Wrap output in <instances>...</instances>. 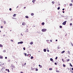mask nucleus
Returning <instances> with one entry per match:
<instances>
[{
	"instance_id": "nucleus-1",
	"label": "nucleus",
	"mask_w": 73,
	"mask_h": 73,
	"mask_svg": "<svg viewBox=\"0 0 73 73\" xmlns=\"http://www.w3.org/2000/svg\"><path fill=\"white\" fill-rule=\"evenodd\" d=\"M47 30L46 29H42V32H45Z\"/></svg>"
},
{
	"instance_id": "nucleus-2",
	"label": "nucleus",
	"mask_w": 73,
	"mask_h": 73,
	"mask_svg": "<svg viewBox=\"0 0 73 73\" xmlns=\"http://www.w3.org/2000/svg\"><path fill=\"white\" fill-rule=\"evenodd\" d=\"M66 21H65L64 22L62 23V25H65V24H66Z\"/></svg>"
},
{
	"instance_id": "nucleus-3",
	"label": "nucleus",
	"mask_w": 73,
	"mask_h": 73,
	"mask_svg": "<svg viewBox=\"0 0 73 73\" xmlns=\"http://www.w3.org/2000/svg\"><path fill=\"white\" fill-rule=\"evenodd\" d=\"M23 43V41L20 42H18V44H21Z\"/></svg>"
},
{
	"instance_id": "nucleus-4",
	"label": "nucleus",
	"mask_w": 73,
	"mask_h": 73,
	"mask_svg": "<svg viewBox=\"0 0 73 73\" xmlns=\"http://www.w3.org/2000/svg\"><path fill=\"white\" fill-rule=\"evenodd\" d=\"M50 61H52V62H54V61H53V59L52 58H50Z\"/></svg>"
},
{
	"instance_id": "nucleus-5",
	"label": "nucleus",
	"mask_w": 73,
	"mask_h": 73,
	"mask_svg": "<svg viewBox=\"0 0 73 73\" xmlns=\"http://www.w3.org/2000/svg\"><path fill=\"white\" fill-rule=\"evenodd\" d=\"M26 24L25 23V22H23L22 23V25H25Z\"/></svg>"
},
{
	"instance_id": "nucleus-6",
	"label": "nucleus",
	"mask_w": 73,
	"mask_h": 73,
	"mask_svg": "<svg viewBox=\"0 0 73 73\" xmlns=\"http://www.w3.org/2000/svg\"><path fill=\"white\" fill-rule=\"evenodd\" d=\"M0 58L1 59H3V56H0Z\"/></svg>"
},
{
	"instance_id": "nucleus-7",
	"label": "nucleus",
	"mask_w": 73,
	"mask_h": 73,
	"mask_svg": "<svg viewBox=\"0 0 73 73\" xmlns=\"http://www.w3.org/2000/svg\"><path fill=\"white\" fill-rule=\"evenodd\" d=\"M43 50L44 52H46V49H44Z\"/></svg>"
},
{
	"instance_id": "nucleus-8",
	"label": "nucleus",
	"mask_w": 73,
	"mask_h": 73,
	"mask_svg": "<svg viewBox=\"0 0 73 73\" xmlns=\"http://www.w3.org/2000/svg\"><path fill=\"white\" fill-rule=\"evenodd\" d=\"M4 69H5V67H3V68H2L1 70H1H4Z\"/></svg>"
},
{
	"instance_id": "nucleus-9",
	"label": "nucleus",
	"mask_w": 73,
	"mask_h": 73,
	"mask_svg": "<svg viewBox=\"0 0 73 73\" xmlns=\"http://www.w3.org/2000/svg\"><path fill=\"white\" fill-rule=\"evenodd\" d=\"M39 66L40 68H42V66L40 65H39Z\"/></svg>"
},
{
	"instance_id": "nucleus-10",
	"label": "nucleus",
	"mask_w": 73,
	"mask_h": 73,
	"mask_svg": "<svg viewBox=\"0 0 73 73\" xmlns=\"http://www.w3.org/2000/svg\"><path fill=\"white\" fill-rule=\"evenodd\" d=\"M33 44V43L32 42H31L30 43V44H31V45H32V44Z\"/></svg>"
},
{
	"instance_id": "nucleus-11",
	"label": "nucleus",
	"mask_w": 73,
	"mask_h": 73,
	"mask_svg": "<svg viewBox=\"0 0 73 73\" xmlns=\"http://www.w3.org/2000/svg\"><path fill=\"white\" fill-rule=\"evenodd\" d=\"M70 66H71V67H73V66H72V64H71V63H70Z\"/></svg>"
},
{
	"instance_id": "nucleus-12",
	"label": "nucleus",
	"mask_w": 73,
	"mask_h": 73,
	"mask_svg": "<svg viewBox=\"0 0 73 73\" xmlns=\"http://www.w3.org/2000/svg\"><path fill=\"white\" fill-rule=\"evenodd\" d=\"M62 61H63V62H65V61L64 60V59L62 58Z\"/></svg>"
},
{
	"instance_id": "nucleus-13",
	"label": "nucleus",
	"mask_w": 73,
	"mask_h": 73,
	"mask_svg": "<svg viewBox=\"0 0 73 73\" xmlns=\"http://www.w3.org/2000/svg\"><path fill=\"white\" fill-rule=\"evenodd\" d=\"M44 24H45V23H44V22H43L42 23V25H44Z\"/></svg>"
},
{
	"instance_id": "nucleus-14",
	"label": "nucleus",
	"mask_w": 73,
	"mask_h": 73,
	"mask_svg": "<svg viewBox=\"0 0 73 73\" xmlns=\"http://www.w3.org/2000/svg\"><path fill=\"white\" fill-rule=\"evenodd\" d=\"M26 18H27V19H28L29 18V17L28 16H25Z\"/></svg>"
},
{
	"instance_id": "nucleus-15",
	"label": "nucleus",
	"mask_w": 73,
	"mask_h": 73,
	"mask_svg": "<svg viewBox=\"0 0 73 73\" xmlns=\"http://www.w3.org/2000/svg\"><path fill=\"white\" fill-rule=\"evenodd\" d=\"M31 16H34V14L33 13H32L31 14Z\"/></svg>"
},
{
	"instance_id": "nucleus-16",
	"label": "nucleus",
	"mask_w": 73,
	"mask_h": 73,
	"mask_svg": "<svg viewBox=\"0 0 73 73\" xmlns=\"http://www.w3.org/2000/svg\"><path fill=\"white\" fill-rule=\"evenodd\" d=\"M63 66L64 67H65V66H66L65 64H63Z\"/></svg>"
},
{
	"instance_id": "nucleus-17",
	"label": "nucleus",
	"mask_w": 73,
	"mask_h": 73,
	"mask_svg": "<svg viewBox=\"0 0 73 73\" xmlns=\"http://www.w3.org/2000/svg\"><path fill=\"white\" fill-rule=\"evenodd\" d=\"M35 1H36V0H33L32 2H33V3H35Z\"/></svg>"
},
{
	"instance_id": "nucleus-18",
	"label": "nucleus",
	"mask_w": 73,
	"mask_h": 73,
	"mask_svg": "<svg viewBox=\"0 0 73 73\" xmlns=\"http://www.w3.org/2000/svg\"><path fill=\"white\" fill-rule=\"evenodd\" d=\"M31 59H33V56H31Z\"/></svg>"
},
{
	"instance_id": "nucleus-19",
	"label": "nucleus",
	"mask_w": 73,
	"mask_h": 73,
	"mask_svg": "<svg viewBox=\"0 0 73 73\" xmlns=\"http://www.w3.org/2000/svg\"><path fill=\"white\" fill-rule=\"evenodd\" d=\"M68 53L69 54H70V51H68Z\"/></svg>"
},
{
	"instance_id": "nucleus-20",
	"label": "nucleus",
	"mask_w": 73,
	"mask_h": 73,
	"mask_svg": "<svg viewBox=\"0 0 73 73\" xmlns=\"http://www.w3.org/2000/svg\"><path fill=\"white\" fill-rule=\"evenodd\" d=\"M65 52V51H63L61 52V53H64Z\"/></svg>"
},
{
	"instance_id": "nucleus-21",
	"label": "nucleus",
	"mask_w": 73,
	"mask_h": 73,
	"mask_svg": "<svg viewBox=\"0 0 73 73\" xmlns=\"http://www.w3.org/2000/svg\"><path fill=\"white\" fill-rule=\"evenodd\" d=\"M0 47H3V45L2 44H0Z\"/></svg>"
},
{
	"instance_id": "nucleus-22",
	"label": "nucleus",
	"mask_w": 73,
	"mask_h": 73,
	"mask_svg": "<svg viewBox=\"0 0 73 73\" xmlns=\"http://www.w3.org/2000/svg\"><path fill=\"white\" fill-rule=\"evenodd\" d=\"M16 14H14L13 15V17H15V16H16Z\"/></svg>"
},
{
	"instance_id": "nucleus-23",
	"label": "nucleus",
	"mask_w": 73,
	"mask_h": 73,
	"mask_svg": "<svg viewBox=\"0 0 73 73\" xmlns=\"http://www.w3.org/2000/svg\"><path fill=\"white\" fill-rule=\"evenodd\" d=\"M52 4H54V1H52Z\"/></svg>"
},
{
	"instance_id": "nucleus-24",
	"label": "nucleus",
	"mask_w": 73,
	"mask_h": 73,
	"mask_svg": "<svg viewBox=\"0 0 73 73\" xmlns=\"http://www.w3.org/2000/svg\"><path fill=\"white\" fill-rule=\"evenodd\" d=\"M70 6H72V5H72V4L70 3Z\"/></svg>"
},
{
	"instance_id": "nucleus-25",
	"label": "nucleus",
	"mask_w": 73,
	"mask_h": 73,
	"mask_svg": "<svg viewBox=\"0 0 73 73\" xmlns=\"http://www.w3.org/2000/svg\"><path fill=\"white\" fill-rule=\"evenodd\" d=\"M3 52H6V50H4Z\"/></svg>"
},
{
	"instance_id": "nucleus-26",
	"label": "nucleus",
	"mask_w": 73,
	"mask_h": 73,
	"mask_svg": "<svg viewBox=\"0 0 73 73\" xmlns=\"http://www.w3.org/2000/svg\"><path fill=\"white\" fill-rule=\"evenodd\" d=\"M60 28H62V26H60Z\"/></svg>"
},
{
	"instance_id": "nucleus-27",
	"label": "nucleus",
	"mask_w": 73,
	"mask_h": 73,
	"mask_svg": "<svg viewBox=\"0 0 73 73\" xmlns=\"http://www.w3.org/2000/svg\"><path fill=\"white\" fill-rule=\"evenodd\" d=\"M69 60H70L69 59H67V62H68V61H69Z\"/></svg>"
},
{
	"instance_id": "nucleus-28",
	"label": "nucleus",
	"mask_w": 73,
	"mask_h": 73,
	"mask_svg": "<svg viewBox=\"0 0 73 73\" xmlns=\"http://www.w3.org/2000/svg\"><path fill=\"white\" fill-rule=\"evenodd\" d=\"M12 68H15V67L14 66H13L12 67Z\"/></svg>"
},
{
	"instance_id": "nucleus-29",
	"label": "nucleus",
	"mask_w": 73,
	"mask_h": 73,
	"mask_svg": "<svg viewBox=\"0 0 73 73\" xmlns=\"http://www.w3.org/2000/svg\"><path fill=\"white\" fill-rule=\"evenodd\" d=\"M60 9V7H59L58 8V10H59Z\"/></svg>"
},
{
	"instance_id": "nucleus-30",
	"label": "nucleus",
	"mask_w": 73,
	"mask_h": 73,
	"mask_svg": "<svg viewBox=\"0 0 73 73\" xmlns=\"http://www.w3.org/2000/svg\"><path fill=\"white\" fill-rule=\"evenodd\" d=\"M49 70H52V68H50L49 69Z\"/></svg>"
},
{
	"instance_id": "nucleus-31",
	"label": "nucleus",
	"mask_w": 73,
	"mask_h": 73,
	"mask_svg": "<svg viewBox=\"0 0 73 73\" xmlns=\"http://www.w3.org/2000/svg\"><path fill=\"white\" fill-rule=\"evenodd\" d=\"M66 4H64V7H66Z\"/></svg>"
},
{
	"instance_id": "nucleus-32",
	"label": "nucleus",
	"mask_w": 73,
	"mask_h": 73,
	"mask_svg": "<svg viewBox=\"0 0 73 73\" xmlns=\"http://www.w3.org/2000/svg\"><path fill=\"white\" fill-rule=\"evenodd\" d=\"M9 11H12V9L11 8L9 9Z\"/></svg>"
},
{
	"instance_id": "nucleus-33",
	"label": "nucleus",
	"mask_w": 73,
	"mask_h": 73,
	"mask_svg": "<svg viewBox=\"0 0 73 73\" xmlns=\"http://www.w3.org/2000/svg\"><path fill=\"white\" fill-rule=\"evenodd\" d=\"M4 24H6V21H5L4 22Z\"/></svg>"
},
{
	"instance_id": "nucleus-34",
	"label": "nucleus",
	"mask_w": 73,
	"mask_h": 73,
	"mask_svg": "<svg viewBox=\"0 0 73 73\" xmlns=\"http://www.w3.org/2000/svg\"><path fill=\"white\" fill-rule=\"evenodd\" d=\"M57 63L56 62L55 63V65H57Z\"/></svg>"
},
{
	"instance_id": "nucleus-35",
	"label": "nucleus",
	"mask_w": 73,
	"mask_h": 73,
	"mask_svg": "<svg viewBox=\"0 0 73 73\" xmlns=\"http://www.w3.org/2000/svg\"><path fill=\"white\" fill-rule=\"evenodd\" d=\"M61 16H62V17H64V16L62 15H61Z\"/></svg>"
},
{
	"instance_id": "nucleus-36",
	"label": "nucleus",
	"mask_w": 73,
	"mask_h": 73,
	"mask_svg": "<svg viewBox=\"0 0 73 73\" xmlns=\"http://www.w3.org/2000/svg\"><path fill=\"white\" fill-rule=\"evenodd\" d=\"M57 58H58V57H57V56L56 57V58H55V59L57 60Z\"/></svg>"
},
{
	"instance_id": "nucleus-37",
	"label": "nucleus",
	"mask_w": 73,
	"mask_h": 73,
	"mask_svg": "<svg viewBox=\"0 0 73 73\" xmlns=\"http://www.w3.org/2000/svg\"><path fill=\"white\" fill-rule=\"evenodd\" d=\"M7 71H8V72H9V69H7Z\"/></svg>"
},
{
	"instance_id": "nucleus-38",
	"label": "nucleus",
	"mask_w": 73,
	"mask_h": 73,
	"mask_svg": "<svg viewBox=\"0 0 73 73\" xmlns=\"http://www.w3.org/2000/svg\"><path fill=\"white\" fill-rule=\"evenodd\" d=\"M26 32H28V29H27V31H26Z\"/></svg>"
},
{
	"instance_id": "nucleus-39",
	"label": "nucleus",
	"mask_w": 73,
	"mask_h": 73,
	"mask_svg": "<svg viewBox=\"0 0 73 73\" xmlns=\"http://www.w3.org/2000/svg\"><path fill=\"white\" fill-rule=\"evenodd\" d=\"M56 72H58H58H59V71H58V70H56Z\"/></svg>"
},
{
	"instance_id": "nucleus-40",
	"label": "nucleus",
	"mask_w": 73,
	"mask_h": 73,
	"mask_svg": "<svg viewBox=\"0 0 73 73\" xmlns=\"http://www.w3.org/2000/svg\"><path fill=\"white\" fill-rule=\"evenodd\" d=\"M23 49L24 50H25V47H24Z\"/></svg>"
},
{
	"instance_id": "nucleus-41",
	"label": "nucleus",
	"mask_w": 73,
	"mask_h": 73,
	"mask_svg": "<svg viewBox=\"0 0 73 73\" xmlns=\"http://www.w3.org/2000/svg\"><path fill=\"white\" fill-rule=\"evenodd\" d=\"M31 69L32 70H33L34 69V68H31Z\"/></svg>"
},
{
	"instance_id": "nucleus-42",
	"label": "nucleus",
	"mask_w": 73,
	"mask_h": 73,
	"mask_svg": "<svg viewBox=\"0 0 73 73\" xmlns=\"http://www.w3.org/2000/svg\"><path fill=\"white\" fill-rule=\"evenodd\" d=\"M5 59H7V57H5Z\"/></svg>"
},
{
	"instance_id": "nucleus-43",
	"label": "nucleus",
	"mask_w": 73,
	"mask_h": 73,
	"mask_svg": "<svg viewBox=\"0 0 73 73\" xmlns=\"http://www.w3.org/2000/svg\"><path fill=\"white\" fill-rule=\"evenodd\" d=\"M50 42H52V40H50Z\"/></svg>"
},
{
	"instance_id": "nucleus-44",
	"label": "nucleus",
	"mask_w": 73,
	"mask_h": 73,
	"mask_svg": "<svg viewBox=\"0 0 73 73\" xmlns=\"http://www.w3.org/2000/svg\"><path fill=\"white\" fill-rule=\"evenodd\" d=\"M3 28V26H1V28Z\"/></svg>"
},
{
	"instance_id": "nucleus-45",
	"label": "nucleus",
	"mask_w": 73,
	"mask_h": 73,
	"mask_svg": "<svg viewBox=\"0 0 73 73\" xmlns=\"http://www.w3.org/2000/svg\"><path fill=\"white\" fill-rule=\"evenodd\" d=\"M65 19H67V17H66L65 18Z\"/></svg>"
},
{
	"instance_id": "nucleus-46",
	"label": "nucleus",
	"mask_w": 73,
	"mask_h": 73,
	"mask_svg": "<svg viewBox=\"0 0 73 73\" xmlns=\"http://www.w3.org/2000/svg\"><path fill=\"white\" fill-rule=\"evenodd\" d=\"M36 71H38V69H36Z\"/></svg>"
},
{
	"instance_id": "nucleus-47",
	"label": "nucleus",
	"mask_w": 73,
	"mask_h": 73,
	"mask_svg": "<svg viewBox=\"0 0 73 73\" xmlns=\"http://www.w3.org/2000/svg\"><path fill=\"white\" fill-rule=\"evenodd\" d=\"M21 36H23V34H21Z\"/></svg>"
},
{
	"instance_id": "nucleus-48",
	"label": "nucleus",
	"mask_w": 73,
	"mask_h": 73,
	"mask_svg": "<svg viewBox=\"0 0 73 73\" xmlns=\"http://www.w3.org/2000/svg\"><path fill=\"white\" fill-rule=\"evenodd\" d=\"M47 51L48 52H49V50H47Z\"/></svg>"
},
{
	"instance_id": "nucleus-49",
	"label": "nucleus",
	"mask_w": 73,
	"mask_h": 73,
	"mask_svg": "<svg viewBox=\"0 0 73 73\" xmlns=\"http://www.w3.org/2000/svg\"><path fill=\"white\" fill-rule=\"evenodd\" d=\"M71 2H72V3H73V0H71Z\"/></svg>"
},
{
	"instance_id": "nucleus-50",
	"label": "nucleus",
	"mask_w": 73,
	"mask_h": 73,
	"mask_svg": "<svg viewBox=\"0 0 73 73\" xmlns=\"http://www.w3.org/2000/svg\"><path fill=\"white\" fill-rule=\"evenodd\" d=\"M70 25H72V23H70Z\"/></svg>"
},
{
	"instance_id": "nucleus-51",
	"label": "nucleus",
	"mask_w": 73,
	"mask_h": 73,
	"mask_svg": "<svg viewBox=\"0 0 73 73\" xmlns=\"http://www.w3.org/2000/svg\"><path fill=\"white\" fill-rule=\"evenodd\" d=\"M73 20V19H72V18H71V21H72Z\"/></svg>"
},
{
	"instance_id": "nucleus-52",
	"label": "nucleus",
	"mask_w": 73,
	"mask_h": 73,
	"mask_svg": "<svg viewBox=\"0 0 73 73\" xmlns=\"http://www.w3.org/2000/svg\"><path fill=\"white\" fill-rule=\"evenodd\" d=\"M64 9H62V10H63V11H64Z\"/></svg>"
},
{
	"instance_id": "nucleus-53",
	"label": "nucleus",
	"mask_w": 73,
	"mask_h": 73,
	"mask_svg": "<svg viewBox=\"0 0 73 73\" xmlns=\"http://www.w3.org/2000/svg\"><path fill=\"white\" fill-rule=\"evenodd\" d=\"M24 54H25V55H27V54L26 53H25Z\"/></svg>"
},
{
	"instance_id": "nucleus-54",
	"label": "nucleus",
	"mask_w": 73,
	"mask_h": 73,
	"mask_svg": "<svg viewBox=\"0 0 73 73\" xmlns=\"http://www.w3.org/2000/svg\"><path fill=\"white\" fill-rule=\"evenodd\" d=\"M63 13H65V11H63Z\"/></svg>"
},
{
	"instance_id": "nucleus-55",
	"label": "nucleus",
	"mask_w": 73,
	"mask_h": 73,
	"mask_svg": "<svg viewBox=\"0 0 73 73\" xmlns=\"http://www.w3.org/2000/svg\"><path fill=\"white\" fill-rule=\"evenodd\" d=\"M72 70H73V68H72Z\"/></svg>"
},
{
	"instance_id": "nucleus-56",
	"label": "nucleus",
	"mask_w": 73,
	"mask_h": 73,
	"mask_svg": "<svg viewBox=\"0 0 73 73\" xmlns=\"http://www.w3.org/2000/svg\"><path fill=\"white\" fill-rule=\"evenodd\" d=\"M5 36V35H3V36Z\"/></svg>"
},
{
	"instance_id": "nucleus-57",
	"label": "nucleus",
	"mask_w": 73,
	"mask_h": 73,
	"mask_svg": "<svg viewBox=\"0 0 73 73\" xmlns=\"http://www.w3.org/2000/svg\"><path fill=\"white\" fill-rule=\"evenodd\" d=\"M25 8H26V7H24V9H25Z\"/></svg>"
},
{
	"instance_id": "nucleus-58",
	"label": "nucleus",
	"mask_w": 73,
	"mask_h": 73,
	"mask_svg": "<svg viewBox=\"0 0 73 73\" xmlns=\"http://www.w3.org/2000/svg\"><path fill=\"white\" fill-rule=\"evenodd\" d=\"M56 41H57V40L56 39Z\"/></svg>"
},
{
	"instance_id": "nucleus-59",
	"label": "nucleus",
	"mask_w": 73,
	"mask_h": 73,
	"mask_svg": "<svg viewBox=\"0 0 73 73\" xmlns=\"http://www.w3.org/2000/svg\"><path fill=\"white\" fill-rule=\"evenodd\" d=\"M18 7H19V6H18L17 7V8H18Z\"/></svg>"
},
{
	"instance_id": "nucleus-60",
	"label": "nucleus",
	"mask_w": 73,
	"mask_h": 73,
	"mask_svg": "<svg viewBox=\"0 0 73 73\" xmlns=\"http://www.w3.org/2000/svg\"><path fill=\"white\" fill-rule=\"evenodd\" d=\"M11 41H12L13 42V40H12Z\"/></svg>"
},
{
	"instance_id": "nucleus-61",
	"label": "nucleus",
	"mask_w": 73,
	"mask_h": 73,
	"mask_svg": "<svg viewBox=\"0 0 73 73\" xmlns=\"http://www.w3.org/2000/svg\"><path fill=\"white\" fill-rule=\"evenodd\" d=\"M23 73V72H20V73Z\"/></svg>"
},
{
	"instance_id": "nucleus-62",
	"label": "nucleus",
	"mask_w": 73,
	"mask_h": 73,
	"mask_svg": "<svg viewBox=\"0 0 73 73\" xmlns=\"http://www.w3.org/2000/svg\"><path fill=\"white\" fill-rule=\"evenodd\" d=\"M24 65H26V63H25Z\"/></svg>"
},
{
	"instance_id": "nucleus-63",
	"label": "nucleus",
	"mask_w": 73,
	"mask_h": 73,
	"mask_svg": "<svg viewBox=\"0 0 73 73\" xmlns=\"http://www.w3.org/2000/svg\"><path fill=\"white\" fill-rule=\"evenodd\" d=\"M7 69H6V71H7Z\"/></svg>"
},
{
	"instance_id": "nucleus-64",
	"label": "nucleus",
	"mask_w": 73,
	"mask_h": 73,
	"mask_svg": "<svg viewBox=\"0 0 73 73\" xmlns=\"http://www.w3.org/2000/svg\"><path fill=\"white\" fill-rule=\"evenodd\" d=\"M72 46H73V44H72Z\"/></svg>"
}]
</instances>
